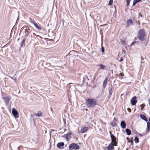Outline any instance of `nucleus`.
<instances>
[{
  "label": "nucleus",
  "mask_w": 150,
  "mask_h": 150,
  "mask_svg": "<svg viewBox=\"0 0 150 150\" xmlns=\"http://www.w3.org/2000/svg\"><path fill=\"white\" fill-rule=\"evenodd\" d=\"M140 118L146 122H148V120L146 117L144 115L140 114Z\"/></svg>",
  "instance_id": "f3484780"
},
{
  "label": "nucleus",
  "mask_w": 150,
  "mask_h": 150,
  "mask_svg": "<svg viewBox=\"0 0 150 150\" xmlns=\"http://www.w3.org/2000/svg\"><path fill=\"white\" fill-rule=\"evenodd\" d=\"M69 148L71 150H72L74 149H79V146L77 144L75 143H72L70 144L69 146Z\"/></svg>",
  "instance_id": "0eeeda50"
},
{
  "label": "nucleus",
  "mask_w": 150,
  "mask_h": 150,
  "mask_svg": "<svg viewBox=\"0 0 150 150\" xmlns=\"http://www.w3.org/2000/svg\"><path fill=\"white\" fill-rule=\"evenodd\" d=\"M115 122L116 121V120L115 119V118H114V120L111 123V125H112L114 127L116 125V124L115 123Z\"/></svg>",
  "instance_id": "5701e85b"
},
{
  "label": "nucleus",
  "mask_w": 150,
  "mask_h": 150,
  "mask_svg": "<svg viewBox=\"0 0 150 150\" xmlns=\"http://www.w3.org/2000/svg\"><path fill=\"white\" fill-rule=\"evenodd\" d=\"M140 1L139 0H134L133 4V6H134L137 3L139 2Z\"/></svg>",
  "instance_id": "b1692460"
},
{
  "label": "nucleus",
  "mask_w": 150,
  "mask_h": 150,
  "mask_svg": "<svg viewBox=\"0 0 150 150\" xmlns=\"http://www.w3.org/2000/svg\"><path fill=\"white\" fill-rule=\"evenodd\" d=\"M127 110L129 112L131 111V110L129 108H128L127 109Z\"/></svg>",
  "instance_id": "ea45409f"
},
{
  "label": "nucleus",
  "mask_w": 150,
  "mask_h": 150,
  "mask_svg": "<svg viewBox=\"0 0 150 150\" xmlns=\"http://www.w3.org/2000/svg\"><path fill=\"white\" fill-rule=\"evenodd\" d=\"M143 62H143L142 61H141V63H143Z\"/></svg>",
  "instance_id": "de8ad7c7"
},
{
  "label": "nucleus",
  "mask_w": 150,
  "mask_h": 150,
  "mask_svg": "<svg viewBox=\"0 0 150 150\" xmlns=\"http://www.w3.org/2000/svg\"><path fill=\"white\" fill-rule=\"evenodd\" d=\"M135 42H136L135 41H134V42H132L131 44V45H134V44L135 43Z\"/></svg>",
  "instance_id": "f704fd0d"
},
{
  "label": "nucleus",
  "mask_w": 150,
  "mask_h": 150,
  "mask_svg": "<svg viewBox=\"0 0 150 150\" xmlns=\"http://www.w3.org/2000/svg\"><path fill=\"white\" fill-rule=\"evenodd\" d=\"M139 16H141V17H142V15H141V13H139Z\"/></svg>",
  "instance_id": "58836bf2"
},
{
  "label": "nucleus",
  "mask_w": 150,
  "mask_h": 150,
  "mask_svg": "<svg viewBox=\"0 0 150 150\" xmlns=\"http://www.w3.org/2000/svg\"><path fill=\"white\" fill-rule=\"evenodd\" d=\"M2 98L4 100L6 106H8L9 105L10 101L11 100V97L10 96L3 97Z\"/></svg>",
  "instance_id": "423d86ee"
},
{
  "label": "nucleus",
  "mask_w": 150,
  "mask_h": 150,
  "mask_svg": "<svg viewBox=\"0 0 150 150\" xmlns=\"http://www.w3.org/2000/svg\"><path fill=\"white\" fill-rule=\"evenodd\" d=\"M107 25V24H104V25H100V27H102V26H106V25Z\"/></svg>",
  "instance_id": "e433bc0d"
},
{
  "label": "nucleus",
  "mask_w": 150,
  "mask_h": 150,
  "mask_svg": "<svg viewBox=\"0 0 150 150\" xmlns=\"http://www.w3.org/2000/svg\"><path fill=\"white\" fill-rule=\"evenodd\" d=\"M130 0H126L127 6H128L129 5Z\"/></svg>",
  "instance_id": "bb28decb"
},
{
  "label": "nucleus",
  "mask_w": 150,
  "mask_h": 150,
  "mask_svg": "<svg viewBox=\"0 0 150 150\" xmlns=\"http://www.w3.org/2000/svg\"><path fill=\"white\" fill-rule=\"evenodd\" d=\"M117 145L113 143H112V142H111V143L109 144L108 146L107 150H113L115 148L114 146H117Z\"/></svg>",
  "instance_id": "6e6552de"
},
{
  "label": "nucleus",
  "mask_w": 150,
  "mask_h": 150,
  "mask_svg": "<svg viewBox=\"0 0 150 150\" xmlns=\"http://www.w3.org/2000/svg\"><path fill=\"white\" fill-rule=\"evenodd\" d=\"M141 110H143V109L144 108V106H145V105L144 104H142L141 105Z\"/></svg>",
  "instance_id": "c756f323"
},
{
  "label": "nucleus",
  "mask_w": 150,
  "mask_h": 150,
  "mask_svg": "<svg viewBox=\"0 0 150 150\" xmlns=\"http://www.w3.org/2000/svg\"><path fill=\"white\" fill-rule=\"evenodd\" d=\"M149 106L150 107V98L149 99Z\"/></svg>",
  "instance_id": "37998d69"
},
{
  "label": "nucleus",
  "mask_w": 150,
  "mask_h": 150,
  "mask_svg": "<svg viewBox=\"0 0 150 150\" xmlns=\"http://www.w3.org/2000/svg\"><path fill=\"white\" fill-rule=\"evenodd\" d=\"M30 22L33 24L35 28L38 30H40L42 29L41 25L38 23H36L35 22L31 19H30Z\"/></svg>",
  "instance_id": "20e7f679"
},
{
  "label": "nucleus",
  "mask_w": 150,
  "mask_h": 150,
  "mask_svg": "<svg viewBox=\"0 0 150 150\" xmlns=\"http://www.w3.org/2000/svg\"><path fill=\"white\" fill-rule=\"evenodd\" d=\"M113 86L112 85H110L108 88L109 94L110 96H111L112 93Z\"/></svg>",
  "instance_id": "f8f14e48"
},
{
  "label": "nucleus",
  "mask_w": 150,
  "mask_h": 150,
  "mask_svg": "<svg viewBox=\"0 0 150 150\" xmlns=\"http://www.w3.org/2000/svg\"><path fill=\"white\" fill-rule=\"evenodd\" d=\"M121 42H122V44L124 45H125V43H126L125 41V40H121Z\"/></svg>",
  "instance_id": "7c9ffc66"
},
{
  "label": "nucleus",
  "mask_w": 150,
  "mask_h": 150,
  "mask_svg": "<svg viewBox=\"0 0 150 150\" xmlns=\"http://www.w3.org/2000/svg\"><path fill=\"white\" fill-rule=\"evenodd\" d=\"M120 126L123 129H125L126 127V124L125 121H122L121 122Z\"/></svg>",
  "instance_id": "4468645a"
},
{
  "label": "nucleus",
  "mask_w": 150,
  "mask_h": 150,
  "mask_svg": "<svg viewBox=\"0 0 150 150\" xmlns=\"http://www.w3.org/2000/svg\"><path fill=\"white\" fill-rule=\"evenodd\" d=\"M26 40V38H24L23 40L22 41L21 44V47H23L25 46V42Z\"/></svg>",
  "instance_id": "6ab92c4d"
},
{
  "label": "nucleus",
  "mask_w": 150,
  "mask_h": 150,
  "mask_svg": "<svg viewBox=\"0 0 150 150\" xmlns=\"http://www.w3.org/2000/svg\"><path fill=\"white\" fill-rule=\"evenodd\" d=\"M64 143L63 142H61L58 143L57 145V146L59 149H62L64 148Z\"/></svg>",
  "instance_id": "9d476101"
},
{
  "label": "nucleus",
  "mask_w": 150,
  "mask_h": 150,
  "mask_svg": "<svg viewBox=\"0 0 150 150\" xmlns=\"http://www.w3.org/2000/svg\"><path fill=\"white\" fill-rule=\"evenodd\" d=\"M108 79V78L107 77L103 81V88H105L107 84Z\"/></svg>",
  "instance_id": "ddd939ff"
},
{
  "label": "nucleus",
  "mask_w": 150,
  "mask_h": 150,
  "mask_svg": "<svg viewBox=\"0 0 150 150\" xmlns=\"http://www.w3.org/2000/svg\"><path fill=\"white\" fill-rule=\"evenodd\" d=\"M32 31V30H30L28 26L25 25L20 30V33L23 31V33H25L24 37L26 38L31 33Z\"/></svg>",
  "instance_id": "7ed1b4c3"
},
{
  "label": "nucleus",
  "mask_w": 150,
  "mask_h": 150,
  "mask_svg": "<svg viewBox=\"0 0 150 150\" xmlns=\"http://www.w3.org/2000/svg\"><path fill=\"white\" fill-rule=\"evenodd\" d=\"M141 59H142H142H143V58H142V57H141Z\"/></svg>",
  "instance_id": "49530a36"
},
{
  "label": "nucleus",
  "mask_w": 150,
  "mask_h": 150,
  "mask_svg": "<svg viewBox=\"0 0 150 150\" xmlns=\"http://www.w3.org/2000/svg\"><path fill=\"white\" fill-rule=\"evenodd\" d=\"M97 67L100 66V68L101 69H104L106 67L104 65L102 64H100L97 65Z\"/></svg>",
  "instance_id": "412c9836"
},
{
  "label": "nucleus",
  "mask_w": 150,
  "mask_h": 150,
  "mask_svg": "<svg viewBox=\"0 0 150 150\" xmlns=\"http://www.w3.org/2000/svg\"><path fill=\"white\" fill-rule=\"evenodd\" d=\"M123 58L122 57H121V59H120V61L121 62V61H123Z\"/></svg>",
  "instance_id": "c9c22d12"
},
{
  "label": "nucleus",
  "mask_w": 150,
  "mask_h": 150,
  "mask_svg": "<svg viewBox=\"0 0 150 150\" xmlns=\"http://www.w3.org/2000/svg\"><path fill=\"white\" fill-rule=\"evenodd\" d=\"M113 0H110L109 3L108 5H112V4Z\"/></svg>",
  "instance_id": "cd10ccee"
},
{
  "label": "nucleus",
  "mask_w": 150,
  "mask_h": 150,
  "mask_svg": "<svg viewBox=\"0 0 150 150\" xmlns=\"http://www.w3.org/2000/svg\"><path fill=\"white\" fill-rule=\"evenodd\" d=\"M127 24L129 25H132L133 24V22L131 19H128L126 22Z\"/></svg>",
  "instance_id": "dca6fc26"
},
{
  "label": "nucleus",
  "mask_w": 150,
  "mask_h": 150,
  "mask_svg": "<svg viewBox=\"0 0 150 150\" xmlns=\"http://www.w3.org/2000/svg\"><path fill=\"white\" fill-rule=\"evenodd\" d=\"M129 25H128V24H127V25L126 26V28H128L129 27Z\"/></svg>",
  "instance_id": "4c0bfd02"
},
{
  "label": "nucleus",
  "mask_w": 150,
  "mask_h": 150,
  "mask_svg": "<svg viewBox=\"0 0 150 150\" xmlns=\"http://www.w3.org/2000/svg\"><path fill=\"white\" fill-rule=\"evenodd\" d=\"M130 142H131V144L132 145H133V140H131L130 141Z\"/></svg>",
  "instance_id": "72a5a7b5"
},
{
  "label": "nucleus",
  "mask_w": 150,
  "mask_h": 150,
  "mask_svg": "<svg viewBox=\"0 0 150 150\" xmlns=\"http://www.w3.org/2000/svg\"><path fill=\"white\" fill-rule=\"evenodd\" d=\"M125 131L127 135H129L131 134V131L129 129H127L125 130Z\"/></svg>",
  "instance_id": "4be33fe9"
},
{
  "label": "nucleus",
  "mask_w": 150,
  "mask_h": 150,
  "mask_svg": "<svg viewBox=\"0 0 150 150\" xmlns=\"http://www.w3.org/2000/svg\"><path fill=\"white\" fill-rule=\"evenodd\" d=\"M93 126V125H92L90 124L88 125V127L89 128H91Z\"/></svg>",
  "instance_id": "473e14b6"
},
{
  "label": "nucleus",
  "mask_w": 150,
  "mask_h": 150,
  "mask_svg": "<svg viewBox=\"0 0 150 150\" xmlns=\"http://www.w3.org/2000/svg\"><path fill=\"white\" fill-rule=\"evenodd\" d=\"M86 104L88 108H92L94 107L98 103L96 100L88 98L86 100Z\"/></svg>",
  "instance_id": "f257e3e1"
},
{
  "label": "nucleus",
  "mask_w": 150,
  "mask_h": 150,
  "mask_svg": "<svg viewBox=\"0 0 150 150\" xmlns=\"http://www.w3.org/2000/svg\"><path fill=\"white\" fill-rule=\"evenodd\" d=\"M19 147H18V150H20V149H19Z\"/></svg>",
  "instance_id": "c03bdc74"
},
{
  "label": "nucleus",
  "mask_w": 150,
  "mask_h": 150,
  "mask_svg": "<svg viewBox=\"0 0 150 150\" xmlns=\"http://www.w3.org/2000/svg\"><path fill=\"white\" fill-rule=\"evenodd\" d=\"M134 140L136 143H137L139 142V139L137 137H135Z\"/></svg>",
  "instance_id": "393cba45"
},
{
  "label": "nucleus",
  "mask_w": 150,
  "mask_h": 150,
  "mask_svg": "<svg viewBox=\"0 0 150 150\" xmlns=\"http://www.w3.org/2000/svg\"><path fill=\"white\" fill-rule=\"evenodd\" d=\"M63 120H64V124L66 123V121H65V119H63Z\"/></svg>",
  "instance_id": "79ce46f5"
},
{
  "label": "nucleus",
  "mask_w": 150,
  "mask_h": 150,
  "mask_svg": "<svg viewBox=\"0 0 150 150\" xmlns=\"http://www.w3.org/2000/svg\"><path fill=\"white\" fill-rule=\"evenodd\" d=\"M34 36H38L40 37V36L38 35H37L36 34H35V33H33L32 34H31V37L34 38Z\"/></svg>",
  "instance_id": "a878e982"
},
{
  "label": "nucleus",
  "mask_w": 150,
  "mask_h": 150,
  "mask_svg": "<svg viewBox=\"0 0 150 150\" xmlns=\"http://www.w3.org/2000/svg\"><path fill=\"white\" fill-rule=\"evenodd\" d=\"M127 140H128V142H130V141H129V138H128V137H127Z\"/></svg>",
  "instance_id": "a19ab883"
},
{
  "label": "nucleus",
  "mask_w": 150,
  "mask_h": 150,
  "mask_svg": "<svg viewBox=\"0 0 150 150\" xmlns=\"http://www.w3.org/2000/svg\"><path fill=\"white\" fill-rule=\"evenodd\" d=\"M12 113L14 117L16 118H17L18 117L19 115L18 114V112L16 109L15 108H13L12 110Z\"/></svg>",
  "instance_id": "1a4fd4ad"
},
{
  "label": "nucleus",
  "mask_w": 150,
  "mask_h": 150,
  "mask_svg": "<svg viewBox=\"0 0 150 150\" xmlns=\"http://www.w3.org/2000/svg\"><path fill=\"white\" fill-rule=\"evenodd\" d=\"M146 37V34L144 29H140L138 33L137 37L141 41H144Z\"/></svg>",
  "instance_id": "f03ea898"
},
{
  "label": "nucleus",
  "mask_w": 150,
  "mask_h": 150,
  "mask_svg": "<svg viewBox=\"0 0 150 150\" xmlns=\"http://www.w3.org/2000/svg\"><path fill=\"white\" fill-rule=\"evenodd\" d=\"M42 115V113L41 112L39 111L37 113H35L34 114V115L37 116L38 117L41 116Z\"/></svg>",
  "instance_id": "aec40b11"
},
{
  "label": "nucleus",
  "mask_w": 150,
  "mask_h": 150,
  "mask_svg": "<svg viewBox=\"0 0 150 150\" xmlns=\"http://www.w3.org/2000/svg\"><path fill=\"white\" fill-rule=\"evenodd\" d=\"M146 130L147 133H148L150 131V123L149 122H147V126Z\"/></svg>",
  "instance_id": "a211bd4d"
},
{
  "label": "nucleus",
  "mask_w": 150,
  "mask_h": 150,
  "mask_svg": "<svg viewBox=\"0 0 150 150\" xmlns=\"http://www.w3.org/2000/svg\"><path fill=\"white\" fill-rule=\"evenodd\" d=\"M137 97L134 96L133 97L131 100V103L132 105H135L137 103V101L136 100Z\"/></svg>",
  "instance_id": "9b49d317"
},
{
  "label": "nucleus",
  "mask_w": 150,
  "mask_h": 150,
  "mask_svg": "<svg viewBox=\"0 0 150 150\" xmlns=\"http://www.w3.org/2000/svg\"><path fill=\"white\" fill-rule=\"evenodd\" d=\"M88 129V127H84L83 128H81V132L82 133H83L87 131Z\"/></svg>",
  "instance_id": "2eb2a0df"
},
{
  "label": "nucleus",
  "mask_w": 150,
  "mask_h": 150,
  "mask_svg": "<svg viewBox=\"0 0 150 150\" xmlns=\"http://www.w3.org/2000/svg\"><path fill=\"white\" fill-rule=\"evenodd\" d=\"M101 51L102 52H104L105 51L104 47L103 46H102L101 48Z\"/></svg>",
  "instance_id": "c85d7f7f"
},
{
  "label": "nucleus",
  "mask_w": 150,
  "mask_h": 150,
  "mask_svg": "<svg viewBox=\"0 0 150 150\" xmlns=\"http://www.w3.org/2000/svg\"><path fill=\"white\" fill-rule=\"evenodd\" d=\"M110 134V137L111 139V142H112V143L115 144L117 145L118 139H117L116 137L112 134L110 131L109 132Z\"/></svg>",
  "instance_id": "39448f33"
},
{
  "label": "nucleus",
  "mask_w": 150,
  "mask_h": 150,
  "mask_svg": "<svg viewBox=\"0 0 150 150\" xmlns=\"http://www.w3.org/2000/svg\"><path fill=\"white\" fill-rule=\"evenodd\" d=\"M140 135L141 136H143V135L142 134H140Z\"/></svg>",
  "instance_id": "a18cd8bd"
},
{
  "label": "nucleus",
  "mask_w": 150,
  "mask_h": 150,
  "mask_svg": "<svg viewBox=\"0 0 150 150\" xmlns=\"http://www.w3.org/2000/svg\"><path fill=\"white\" fill-rule=\"evenodd\" d=\"M33 141L35 142H38V139L36 138L35 139V141L34 138H33Z\"/></svg>",
  "instance_id": "2f4dec72"
}]
</instances>
